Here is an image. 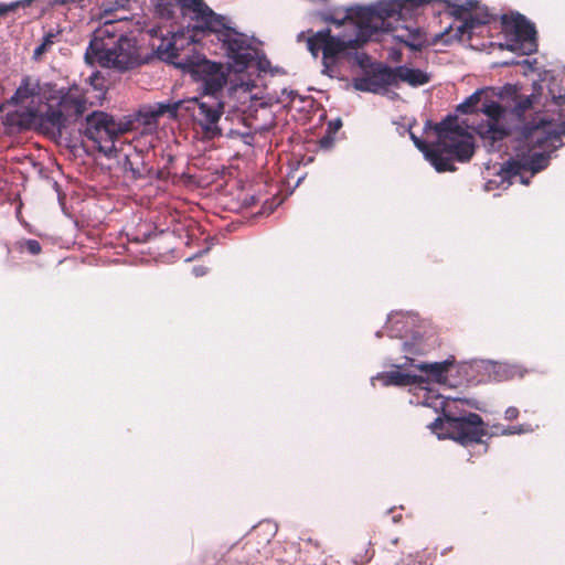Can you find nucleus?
Listing matches in <instances>:
<instances>
[{
  "label": "nucleus",
  "instance_id": "1",
  "mask_svg": "<svg viewBox=\"0 0 565 565\" xmlns=\"http://www.w3.org/2000/svg\"><path fill=\"white\" fill-rule=\"evenodd\" d=\"M88 90L73 85L66 90H56L52 87V104L40 113L34 106L21 107L8 111L1 120L8 134H15L39 125L42 131L52 137H62L70 125L76 122L87 110Z\"/></svg>",
  "mask_w": 565,
  "mask_h": 565
},
{
  "label": "nucleus",
  "instance_id": "2",
  "mask_svg": "<svg viewBox=\"0 0 565 565\" xmlns=\"http://www.w3.org/2000/svg\"><path fill=\"white\" fill-rule=\"evenodd\" d=\"M89 64L124 72L143 63L137 39L120 29L118 21H108L98 28L85 53Z\"/></svg>",
  "mask_w": 565,
  "mask_h": 565
},
{
  "label": "nucleus",
  "instance_id": "3",
  "mask_svg": "<svg viewBox=\"0 0 565 565\" xmlns=\"http://www.w3.org/2000/svg\"><path fill=\"white\" fill-rule=\"evenodd\" d=\"M158 52L162 58L201 82L205 96L216 97L227 82L223 65L195 54L194 40L185 33H174L170 40L162 41Z\"/></svg>",
  "mask_w": 565,
  "mask_h": 565
},
{
  "label": "nucleus",
  "instance_id": "4",
  "mask_svg": "<svg viewBox=\"0 0 565 565\" xmlns=\"http://www.w3.org/2000/svg\"><path fill=\"white\" fill-rule=\"evenodd\" d=\"M158 52L162 58L201 82L205 96L216 97L227 82L223 65L195 54L194 40L185 33H174L170 40L162 41Z\"/></svg>",
  "mask_w": 565,
  "mask_h": 565
},
{
  "label": "nucleus",
  "instance_id": "5",
  "mask_svg": "<svg viewBox=\"0 0 565 565\" xmlns=\"http://www.w3.org/2000/svg\"><path fill=\"white\" fill-rule=\"evenodd\" d=\"M437 141L427 143L411 134L416 148L422 151L431 166L438 172H454L456 167L454 160L459 162L469 161L475 153L473 137L458 124L456 117L448 116L435 125Z\"/></svg>",
  "mask_w": 565,
  "mask_h": 565
},
{
  "label": "nucleus",
  "instance_id": "6",
  "mask_svg": "<svg viewBox=\"0 0 565 565\" xmlns=\"http://www.w3.org/2000/svg\"><path fill=\"white\" fill-rule=\"evenodd\" d=\"M212 34L221 43L225 55L231 61L235 71H245L254 61V50L247 36L227 25L226 19L223 15L218 20H214L205 36Z\"/></svg>",
  "mask_w": 565,
  "mask_h": 565
},
{
  "label": "nucleus",
  "instance_id": "7",
  "mask_svg": "<svg viewBox=\"0 0 565 565\" xmlns=\"http://www.w3.org/2000/svg\"><path fill=\"white\" fill-rule=\"evenodd\" d=\"M129 128L117 122L113 116L104 111H93L85 118L83 135L90 140L107 158H115L117 153L116 141Z\"/></svg>",
  "mask_w": 565,
  "mask_h": 565
},
{
  "label": "nucleus",
  "instance_id": "8",
  "mask_svg": "<svg viewBox=\"0 0 565 565\" xmlns=\"http://www.w3.org/2000/svg\"><path fill=\"white\" fill-rule=\"evenodd\" d=\"M431 429L463 446L478 444L486 435L483 420L477 413H469L460 417L450 415H445L444 418L438 417L431 424Z\"/></svg>",
  "mask_w": 565,
  "mask_h": 565
},
{
  "label": "nucleus",
  "instance_id": "9",
  "mask_svg": "<svg viewBox=\"0 0 565 565\" xmlns=\"http://www.w3.org/2000/svg\"><path fill=\"white\" fill-rule=\"evenodd\" d=\"M186 99L185 117H190L196 129L206 139H214L223 135L220 121L224 115V103L216 97Z\"/></svg>",
  "mask_w": 565,
  "mask_h": 565
},
{
  "label": "nucleus",
  "instance_id": "10",
  "mask_svg": "<svg viewBox=\"0 0 565 565\" xmlns=\"http://www.w3.org/2000/svg\"><path fill=\"white\" fill-rule=\"evenodd\" d=\"M480 111L487 116V119L472 124L470 128L481 138L484 147L494 150L495 143L510 134L503 122L505 108L497 102L489 100L481 104Z\"/></svg>",
  "mask_w": 565,
  "mask_h": 565
},
{
  "label": "nucleus",
  "instance_id": "11",
  "mask_svg": "<svg viewBox=\"0 0 565 565\" xmlns=\"http://www.w3.org/2000/svg\"><path fill=\"white\" fill-rule=\"evenodd\" d=\"M43 97L47 99V105L52 104V94L46 95V90L41 85L40 79L26 75L21 79L13 96L0 106V113L9 105L20 107L34 106L39 109Z\"/></svg>",
  "mask_w": 565,
  "mask_h": 565
},
{
  "label": "nucleus",
  "instance_id": "12",
  "mask_svg": "<svg viewBox=\"0 0 565 565\" xmlns=\"http://www.w3.org/2000/svg\"><path fill=\"white\" fill-rule=\"evenodd\" d=\"M178 6L181 8L184 15H190L193 24V35L202 34L205 36L207 30L218 20L221 14L215 13L204 0H178Z\"/></svg>",
  "mask_w": 565,
  "mask_h": 565
},
{
  "label": "nucleus",
  "instance_id": "13",
  "mask_svg": "<svg viewBox=\"0 0 565 565\" xmlns=\"http://www.w3.org/2000/svg\"><path fill=\"white\" fill-rule=\"evenodd\" d=\"M521 138L527 146L547 148L550 142L558 139L552 120L536 117L531 122L524 124L521 128Z\"/></svg>",
  "mask_w": 565,
  "mask_h": 565
},
{
  "label": "nucleus",
  "instance_id": "14",
  "mask_svg": "<svg viewBox=\"0 0 565 565\" xmlns=\"http://www.w3.org/2000/svg\"><path fill=\"white\" fill-rule=\"evenodd\" d=\"M491 20L492 15L487 9L479 10L477 8L470 11L465 21L457 25L456 29L452 26L448 28L441 36H452L459 41L470 40L477 28L490 23Z\"/></svg>",
  "mask_w": 565,
  "mask_h": 565
},
{
  "label": "nucleus",
  "instance_id": "15",
  "mask_svg": "<svg viewBox=\"0 0 565 565\" xmlns=\"http://www.w3.org/2000/svg\"><path fill=\"white\" fill-rule=\"evenodd\" d=\"M550 157L542 152H533L532 154H516L505 163V171L511 174H520L522 171H530L535 174L544 170L548 166Z\"/></svg>",
  "mask_w": 565,
  "mask_h": 565
},
{
  "label": "nucleus",
  "instance_id": "16",
  "mask_svg": "<svg viewBox=\"0 0 565 565\" xmlns=\"http://www.w3.org/2000/svg\"><path fill=\"white\" fill-rule=\"evenodd\" d=\"M501 23L503 30L507 33H513L516 40L529 43L535 42L536 30L534 24L521 13H512L511 15L503 14L501 17Z\"/></svg>",
  "mask_w": 565,
  "mask_h": 565
},
{
  "label": "nucleus",
  "instance_id": "17",
  "mask_svg": "<svg viewBox=\"0 0 565 565\" xmlns=\"http://www.w3.org/2000/svg\"><path fill=\"white\" fill-rule=\"evenodd\" d=\"M185 105L186 100L157 103L145 107L140 114L145 117L143 124L149 125L164 115L172 119L185 117Z\"/></svg>",
  "mask_w": 565,
  "mask_h": 565
},
{
  "label": "nucleus",
  "instance_id": "18",
  "mask_svg": "<svg viewBox=\"0 0 565 565\" xmlns=\"http://www.w3.org/2000/svg\"><path fill=\"white\" fill-rule=\"evenodd\" d=\"M437 2H445V0H436V1H431V2H425V4L437 3ZM446 3H447V7L450 9V11H449L450 15H452L460 23H462L465 21V19L467 18V15L469 14L470 11H473L477 9V4H478V2L475 0H467L463 4L450 3L448 1H446ZM423 6H424V3L418 7L413 8V7H411V4H408L402 14H395V19L401 20L406 15H411L413 12H415Z\"/></svg>",
  "mask_w": 565,
  "mask_h": 565
},
{
  "label": "nucleus",
  "instance_id": "19",
  "mask_svg": "<svg viewBox=\"0 0 565 565\" xmlns=\"http://www.w3.org/2000/svg\"><path fill=\"white\" fill-rule=\"evenodd\" d=\"M373 381H379L384 386H409L426 383L420 375L402 373L399 371H388L379 373Z\"/></svg>",
  "mask_w": 565,
  "mask_h": 565
},
{
  "label": "nucleus",
  "instance_id": "20",
  "mask_svg": "<svg viewBox=\"0 0 565 565\" xmlns=\"http://www.w3.org/2000/svg\"><path fill=\"white\" fill-rule=\"evenodd\" d=\"M455 364V356H449L445 361L434 363H420L415 367L428 375V377L436 382L444 384L447 382V374L451 366Z\"/></svg>",
  "mask_w": 565,
  "mask_h": 565
},
{
  "label": "nucleus",
  "instance_id": "21",
  "mask_svg": "<svg viewBox=\"0 0 565 565\" xmlns=\"http://www.w3.org/2000/svg\"><path fill=\"white\" fill-rule=\"evenodd\" d=\"M396 86L398 82L407 83L413 87L425 85L429 82L430 77L427 73L418 68H409L407 66L394 67Z\"/></svg>",
  "mask_w": 565,
  "mask_h": 565
},
{
  "label": "nucleus",
  "instance_id": "22",
  "mask_svg": "<svg viewBox=\"0 0 565 565\" xmlns=\"http://www.w3.org/2000/svg\"><path fill=\"white\" fill-rule=\"evenodd\" d=\"M371 77L379 93L385 90L388 86H396L394 67L380 66L371 74Z\"/></svg>",
  "mask_w": 565,
  "mask_h": 565
},
{
  "label": "nucleus",
  "instance_id": "23",
  "mask_svg": "<svg viewBox=\"0 0 565 565\" xmlns=\"http://www.w3.org/2000/svg\"><path fill=\"white\" fill-rule=\"evenodd\" d=\"M124 167L126 170L132 172L134 178H140L145 174V157L142 151L134 150L131 153L125 156Z\"/></svg>",
  "mask_w": 565,
  "mask_h": 565
},
{
  "label": "nucleus",
  "instance_id": "24",
  "mask_svg": "<svg viewBox=\"0 0 565 565\" xmlns=\"http://www.w3.org/2000/svg\"><path fill=\"white\" fill-rule=\"evenodd\" d=\"M62 34V29L60 25L54 28H50L43 35L42 43L35 47L33 52V58L39 60L43 54L49 52L52 45L57 41L58 36Z\"/></svg>",
  "mask_w": 565,
  "mask_h": 565
},
{
  "label": "nucleus",
  "instance_id": "25",
  "mask_svg": "<svg viewBox=\"0 0 565 565\" xmlns=\"http://www.w3.org/2000/svg\"><path fill=\"white\" fill-rule=\"evenodd\" d=\"M431 554L426 550L403 553L396 565H430Z\"/></svg>",
  "mask_w": 565,
  "mask_h": 565
},
{
  "label": "nucleus",
  "instance_id": "26",
  "mask_svg": "<svg viewBox=\"0 0 565 565\" xmlns=\"http://www.w3.org/2000/svg\"><path fill=\"white\" fill-rule=\"evenodd\" d=\"M154 12L161 19H172L175 13V9L178 6V0H151Z\"/></svg>",
  "mask_w": 565,
  "mask_h": 565
},
{
  "label": "nucleus",
  "instance_id": "27",
  "mask_svg": "<svg viewBox=\"0 0 565 565\" xmlns=\"http://www.w3.org/2000/svg\"><path fill=\"white\" fill-rule=\"evenodd\" d=\"M486 92V89H478L466 98L465 102L458 105L457 110L461 114H472L480 110L479 104L481 103V97Z\"/></svg>",
  "mask_w": 565,
  "mask_h": 565
},
{
  "label": "nucleus",
  "instance_id": "28",
  "mask_svg": "<svg viewBox=\"0 0 565 565\" xmlns=\"http://www.w3.org/2000/svg\"><path fill=\"white\" fill-rule=\"evenodd\" d=\"M533 98L534 96H516L515 104L513 106L512 113L518 117L522 118L526 111L531 110L533 107Z\"/></svg>",
  "mask_w": 565,
  "mask_h": 565
},
{
  "label": "nucleus",
  "instance_id": "29",
  "mask_svg": "<svg viewBox=\"0 0 565 565\" xmlns=\"http://www.w3.org/2000/svg\"><path fill=\"white\" fill-rule=\"evenodd\" d=\"M353 87L360 92L379 93L371 75L355 78L353 81Z\"/></svg>",
  "mask_w": 565,
  "mask_h": 565
},
{
  "label": "nucleus",
  "instance_id": "30",
  "mask_svg": "<svg viewBox=\"0 0 565 565\" xmlns=\"http://www.w3.org/2000/svg\"><path fill=\"white\" fill-rule=\"evenodd\" d=\"M398 39L414 51H420L425 45V41L422 39L418 31L409 33L407 39H403L402 36H398Z\"/></svg>",
  "mask_w": 565,
  "mask_h": 565
},
{
  "label": "nucleus",
  "instance_id": "31",
  "mask_svg": "<svg viewBox=\"0 0 565 565\" xmlns=\"http://www.w3.org/2000/svg\"><path fill=\"white\" fill-rule=\"evenodd\" d=\"M21 249L26 250L31 255H39L42 252V247L36 239H25L21 243Z\"/></svg>",
  "mask_w": 565,
  "mask_h": 565
},
{
  "label": "nucleus",
  "instance_id": "32",
  "mask_svg": "<svg viewBox=\"0 0 565 565\" xmlns=\"http://www.w3.org/2000/svg\"><path fill=\"white\" fill-rule=\"evenodd\" d=\"M349 61H353L360 67H366L370 63V57L364 52H359V50L351 51V58Z\"/></svg>",
  "mask_w": 565,
  "mask_h": 565
},
{
  "label": "nucleus",
  "instance_id": "33",
  "mask_svg": "<svg viewBox=\"0 0 565 565\" xmlns=\"http://www.w3.org/2000/svg\"><path fill=\"white\" fill-rule=\"evenodd\" d=\"M334 143V134L327 130L326 135L320 138L319 146L322 149H330Z\"/></svg>",
  "mask_w": 565,
  "mask_h": 565
},
{
  "label": "nucleus",
  "instance_id": "34",
  "mask_svg": "<svg viewBox=\"0 0 565 565\" xmlns=\"http://www.w3.org/2000/svg\"><path fill=\"white\" fill-rule=\"evenodd\" d=\"M519 416V409L514 406H510L504 412V418L509 422L516 419Z\"/></svg>",
  "mask_w": 565,
  "mask_h": 565
},
{
  "label": "nucleus",
  "instance_id": "35",
  "mask_svg": "<svg viewBox=\"0 0 565 565\" xmlns=\"http://www.w3.org/2000/svg\"><path fill=\"white\" fill-rule=\"evenodd\" d=\"M341 126H342L341 120H340V119H337V120H334V121H330V122L328 124V128H327V130H328V131H330L331 134H334V135H335V134L338 132V130L341 128Z\"/></svg>",
  "mask_w": 565,
  "mask_h": 565
},
{
  "label": "nucleus",
  "instance_id": "36",
  "mask_svg": "<svg viewBox=\"0 0 565 565\" xmlns=\"http://www.w3.org/2000/svg\"><path fill=\"white\" fill-rule=\"evenodd\" d=\"M525 431L526 430L523 428V426L519 425V426H512V427L508 428L505 430V434H509V435H511V434H522V433H525Z\"/></svg>",
  "mask_w": 565,
  "mask_h": 565
},
{
  "label": "nucleus",
  "instance_id": "37",
  "mask_svg": "<svg viewBox=\"0 0 565 565\" xmlns=\"http://www.w3.org/2000/svg\"><path fill=\"white\" fill-rule=\"evenodd\" d=\"M193 273L195 274V276H202L205 274V269L203 267H194Z\"/></svg>",
  "mask_w": 565,
  "mask_h": 565
},
{
  "label": "nucleus",
  "instance_id": "38",
  "mask_svg": "<svg viewBox=\"0 0 565 565\" xmlns=\"http://www.w3.org/2000/svg\"><path fill=\"white\" fill-rule=\"evenodd\" d=\"M373 555H374V551H371V552H370V551L367 550V551H366V557H365V559H364V561H362V562H361V564L370 562V561H371V558L373 557Z\"/></svg>",
  "mask_w": 565,
  "mask_h": 565
},
{
  "label": "nucleus",
  "instance_id": "39",
  "mask_svg": "<svg viewBox=\"0 0 565 565\" xmlns=\"http://www.w3.org/2000/svg\"><path fill=\"white\" fill-rule=\"evenodd\" d=\"M559 98L562 99V103H561V105H562L563 107H565V96H563V97H559Z\"/></svg>",
  "mask_w": 565,
  "mask_h": 565
},
{
  "label": "nucleus",
  "instance_id": "40",
  "mask_svg": "<svg viewBox=\"0 0 565 565\" xmlns=\"http://www.w3.org/2000/svg\"><path fill=\"white\" fill-rule=\"evenodd\" d=\"M401 518H402L401 515H398V516H394V518H393V520H394V522H396V521H397L398 519H401Z\"/></svg>",
  "mask_w": 565,
  "mask_h": 565
},
{
  "label": "nucleus",
  "instance_id": "41",
  "mask_svg": "<svg viewBox=\"0 0 565 565\" xmlns=\"http://www.w3.org/2000/svg\"><path fill=\"white\" fill-rule=\"evenodd\" d=\"M397 541H398V539H397V537H395V539L393 540V544H396V543H397Z\"/></svg>",
  "mask_w": 565,
  "mask_h": 565
}]
</instances>
